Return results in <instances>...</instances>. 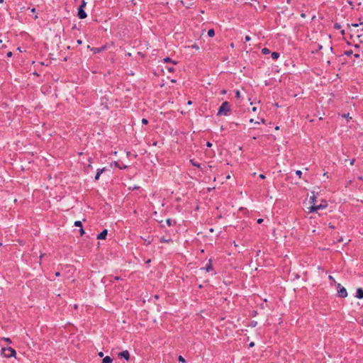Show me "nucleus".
I'll use <instances>...</instances> for the list:
<instances>
[{
	"mask_svg": "<svg viewBox=\"0 0 363 363\" xmlns=\"http://www.w3.org/2000/svg\"><path fill=\"white\" fill-rule=\"evenodd\" d=\"M155 298L156 299H157V298H159V296H158V295H155Z\"/></svg>",
	"mask_w": 363,
	"mask_h": 363,
	"instance_id": "58",
	"label": "nucleus"
},
{
	"mask_svg": "<svg viewBox=\"0 0 363 363\" xmlns=\"http://www.w3.org/2000/svg\"><path fill=\"white\" fill-rule=\"evenodd\" d=\"M333 28L335 30H340L341 28V25L339 23H335L334 26H333Z\"/></svg>",
	"mask_w": 363,
	"mask_h": 363,
	"instance_id": "25",
	"label": "nucleus"
},
{
	"mask_svg": "<svg viewBox=\"0 0 363 363\" xmlns=\"http://www.w3.org/2000/svg\"><path fill=\"white\" fill-rule=\"evenodd\" d=\"M163 62H171L172 64L173 65H176L177 64V62L172 60L170 57H167L163 59Z\"/></svg>",
	"mask_w": 363,
	"mask_h": 363,
	"instance_id": "16",
	"label": "nucleus"
},
{
	"mask_svg": "<svg viewBox=\"0 0 363 363\" xmlns=\"http://www.w3.org/2000/svg\"><path fill=\"white\" fill-rule=\"evenodd\" d=\"M328 278L331 281V284H337L335 281V279L333 278V276L330 275Z\"/></svg>",
	"mask_w": 363,
	"mask_h": 363,
	"instance_id": "28",
	"label": "nucleus"
},
{
	"mask_svg": "<svg viewBox=\"0 0 363 363\" xmlns=\"http://www.w3.org/2000/svg\"><path fill=\"white\" fill-rule=\"evenodd\" d=\"M255 346V342H251L250 344H249V347H252Z\"/></svg>",
	"mask_w": 363,
	"mask_h": 363,
	"instance_id": "43",
	"label": "nucleus"
},
{
	"mask_svg": "<svg viewBox=\"0 0 363 363\" xmlns=\"http://www.w3.org/2000/svg\"><path fill=\"white\" fill-rule=\"evenodd\" d=\"M74 226L76 227H79V228H82V221L80 220H76L74 223Z\"/></svg>",
	"mask_w": 363,
	"mask_h": 363,
	"instance_id": "21",
	"label": "nucleus"
},
{
	"mask_svg": "<svg viewBox=\"0 0 363 363\" xmlns=\"http://www.w3.org/2000/svg\"><path fill=\"white\" fill-rule=\"evenodd\" d=\"M262 52L263 54H264V55H267V54H269L270 52V50L268 48H264L262 50Z\"/></svg>",
	"mask_w": 363,
	"mask_h": 363,
	"instance_id": "26",
	"label": "nucleus"
},
{
	"mask_svg": "<svg viewBox=\"0 0 363 363\" xmlns=\"http://www.w3.org/2000/svg\"><path fill=\"white\" fill-rule=\"evenodd\" d=\"M208 37H213L215 35V30L211 28L208 30Z\"/></svg>",
	"mask_w": 363,
	"mask_h": 363,
	"instance_id": "19",
	"label": "nucleus"
},
{
	"mask_svg": "<svg viewBox=\"0 0 363 363\" xmlns=\"http://www.w3.org/2000/svg\"><path fill=\"white\" fill-rule=\"evenodd\" d=\"M166 223L169 226L174 225L176 224V221L174 220H172L171 218H167L166 220Z\"/></svg>",
	"mask_w": 363,
	"mask_h": 363,
	"instance_id": "14",
	"label": "nucleus"
},
{
	"mask_svg": "<svg viewBox=\"0 0 363 363\" xmlns=\"http://www.w3.org/2000/svg\"><path fill=\"white\" fill-rule=\"evenodd\" d=\"M355 297L358 299H362L363 298V289L362 288H358L356 291Z\"/></svg>",
	"mask_w": 363,
	"mask_h": 363,
	"instance_id": "10",
	"label": "nucleus"
},
{
	"mask_svg": "<svg viewBox=\"0 0 363 363\" xmlns=\"http://www.w3.org/2000/svg\"><path fill=\"white\" fill-rule=\"evenodd\" d=\"M35 11H36L35 8H33V9H31V12H32V13H35Z\"/></svg>",
	"mask_w": 363,
	"mask_h": 363,
	"instance_id": "53",
	"label": "nucleus"
},
{
	"mask_svg": "<svg viewBox=\"0 0 363 363\" xmlns=\"http://www.w3.org/2000/svg\"><path fill=\"white\" fill-rule=\"evenodd\" d=\"M150 262H151V259H147V260L145 262V263H146V264H150Z\"/></svg>",
	"mask_w": 363,
	"mask_h": 363,
	"instance_id": "55",
	"label": "nucleus"
},
{
	"mask_svg": "<svg viewBox=\"0 0 363 363\" xmlns=\"http://www.w3.org/2000/svg\"><path fill=\"white\" fill-rule=\"evenodd\" d=\"M315 201H316V197L315 196H313L310 198V203H311V205H313V203H315Z\"/></svg>",
	"mask_w": 363,
	"mask_h": 363,
	"instance_id": "22",
	"label": "nucleus"
},
{
	"mask_svg": "<svg viewBox=\"0 0 363 363\" xmlns=\"http://www.w3.org/2000/svg\"><path fill=\"white\" fill-rule=\"evenodd\" d=\"M352 26H353V27H358L359 24L358 23H352Z\"/></svg>",
	"mask_w": 363,
	"mask_h": 363,
	"instance_id": "50",
	"label": "nucleus"
},
{
	"mask_svg": "<svg viewBox=\"0 0 363 363\" xmlns=\"http://www.w3.org/2000/svg\"><path fill=\"white\" fill-rule=\"evenodd\" d=\"M259 177L260 179H265V175H264V174H260L259 175Z\"/></svg>",
	"mask_w": 363,
	"mask_h": 363,
	"instance_id": "36",
	"label": "nucleus"
},
{
	"mask_svg": "<svg viewBox=\"0 0 363 363\" xmlns=\"http://www.w3.org/2000/svg\"><path fill=\"white\" fill-rule=\"evenodd\" d=\"M354 48L355 49H359L360 46H359V44H355V45H354Z\"/></svg>",
	"mask_w": 363,
	"mask_h": 363,
	"instance_id": "46",
	"label": "nucleus"
},
{
	"mask_svg": "<svg viewBox=\"0 0 363 363\" xmlns=\"http://www.w3.org/2000/svg\"><path fill=\"white\" fill-rule=\"evenodd\" d=\"M118 357L128 361L130 359V353L128 350H124L118 354Z\"/></svg>",
	"mask_w": 363,
	"mask_h": 363,
	"instance_id": "6",
	"label": "nucleus"
},
{
	"mask_svg": "<svg viewBox=\"0 0 363 363\" xmlns=\"http://www.w3.org/2000/svg\"><path fill=\"white\" fill-rule=\"evenodd\" d=\"M106 49V46H101L100 48H92L91 49V50L94 53V54H96V53H99L104 50H105Z\"/></svg>",
	"mask_w": 363,
	"mask_h": 363,
	"instance_id": "11",
	"label": "nucleus"
},
{
	"mask_svg": "<svg viewBox=\"0 0 363 363\" xmlns=\"http://www.w3.org/2000/svg\"><path fill=\"white\" fill-rule=\"evenodd\" d=\"M92 160H93V159H92L91 157H89V163H90V164L91 163Z\"/></svg>",
	"mask_w": 363,
	"mask_h": 363,
	"instance_id": "56",
	"label": "nucleus"
},
{
	"mask_svg": "<svg viewBox=\"0 0 363 363\" xmlns=\"http://www.w3.org/2000/svg\"><path fill=\"white\" fill-rule=\"evenodd\" d=\"M251 325H252V327H255V326L257 325V322H256V321H252V322L251 323Z\"/></svg>",
	"mask_w": 363,
	"mask_h": 363,
	"instance_id": "41",
	"label": "nucleus"
},
{
	"mask_svg": "<svg viewBox=\"0 0 363 363\" xmlns=\"http://www.w3.org/2000/svg\"><path fill=\"white\" fill-rule=\"evenodd\" d=\"M87 48L91 50L92 48H91L90 45H87Z\"/></svg>",
	"mask_w": 363,
	"mask_h": 363,
	"instance_id": "60",
	"label": "nucleus"
},
{
	"mask_svg": "<svg viewBox=\"0 0 363 363\" xmlns=\"http://www.w3.org/2000/svg\"><path fill=\"white\" fill-rule=\"evenodd\" d=\"M337 296L340 298H346L347 296V291L346 289L341 285V284H336Z\"/></svg>",
	"mask_w": 363,
	"mask_h": 363,
	"instance_id": "3",
	"label": "nucleus"
},
{
	"mask_svg": "<svg viewBox=\"0 0 363 363\" xmlns=\"http://www.w3.org/2000/svg\"><path fill=\"white\" fill-rule=\"evenodd\" d=\"M326 206H327V205H323V204L315 205V203H313V205H311L310 206L309 211L311 213L317 212L320 209L325 208Z\"/></svg>",
	"mask_w": 363,
	"mask_h": 363,
	"instance_id": "5",
	"label": "nucleus"
},
{
	"mask_svg": "<svg viewBox=\"0 0 363 363\" xmlns=\"http://www.w3.org/2000/svg\"><path fill=\"white\" fill-rule=\"evenodd\" d=\"M187 104L191 105V101H188Z\"/></svg>",
	"mask_w": 363,
	"mask_h": 363,
	"instance_id": "57",
	"label": "nucleus"
},
{
	"mask_svg": "<svg viewBox=\"0 0 363 363\" xmlns=\"http://www.w3.org/2000/svg\"><path fill=\"white\" fill-rule=\"evenodd\" d=\"M296 174L299 177L301 178V175H302V172L301 170H296Z\"/></svg>",
	"mask_w": 363,
	"mask_h": 363,
	"instance_id": "30",
	"label": "nucleus"
},
{
	"mask_svg": "<svg viewBox=\"0 0 363 363\" xmlns=\"http://www.w3.org/2000/svg\"><path fill=\"white\" fill-rule=\"evenodd\" d=\"M111 167H116L119 168L120 169H123V168H121V167L119 165V164L117 161H113L111 163Z\"/></svg>",
	"mask_w": 363,
	"mask_h": 363,
	"instance_id": "18",
	"label": "nucleus"
},
{
	"mask_svg": "<svg viewBox=\"0 0 363 363\" xmlns=\"http://www.w3.org/2000/svg\"><path fill=\"white\" fill-rule=\"evenodd\" d=\"M235 96L237 98H240V92L239 91H237L236 93H235Z\"/></svg>",
	"mask_w": 363,
	"mask_h": 363,
	"instance_id": "35",
	"label": "nucleus"
},
{
	"mask_svg": "<svg viewBox=\"0 0 363 363\" xmlns=\"http://www.w3.org/2000/svg\"><path fill=\"white\" fill-rule=\"evenodd\" d=\"M114 279H115V280H116V281H118V280L122 279V278H121V277L116 276V277H114Z\"/></svg>",
	"mask_w": 363,
	"mask_h": 363,
	"instance_id": "42",
	"label": "nucleus"
},
{
	"mask_svg": "<svg viewBox=\"0 0 363 363\" xmlns=\"http://www.w3.org/2000/svg\"><path fill=\"white\" fill-rule=\"evenodd\" d=\"M113 362V359L111 357L106 356L102 359L101 363H111Z\"/></svg>",
	"mask_w": 363,
	"mask_h": 363,
	"instance_id": "13",
	"label": "nucleus"
},
{
	"mask_svg": "<svg viewBox=\"0 0 363 363\" xmlns=\"http://www.w3.org/2000/svg\"><path fill=\"white\" fill-rule=\"evenodd\" d=\"M88 167H89V168H91V167H91V164H89L88 165Z\"/></svg>",
	"mask_w": 363,
	"mask_h": 363,
	"instance_id": "63",
	"label": "nucleus"
},
{
	"mask_svg": "<svg viewBox=\"0 0 363 363\" xmlns=\"http://www.w3.org/2000/svg\"><path fill=\"white\" fill-rule=\"evenodd\" d=\"M231 113L230 103L227 101L222 103L217 112V116H229Z\"/></svg>",
	"mask_w": 363,
	"mask_h": 363,
	"instance_id": "1",
	"label": "nucleus"
},
{
	"mask_svg": "<svg viewBox=\"0 0 363 363\" xmlns=\"http://www.w3.org/2000/svg\"><path fill=\"white\" fill-rule=\"evenodd\" d=\"M340 33H341V35H344L345 34V30H342L340 31Z\"/></svg>",
	"mask_w": 363,
	"mask_h": 363,
	"instance_id": "51",
	"label": "nucleus"
},
{
	"mask_svg": "<svg viewBox=\"0 0 363 363\" xmlns=\"http://www.w3.org/2000/svg\"><path fill=\"white\" fill-rule=\"evenodd\" d=\"M257 223H262L263 222V219L262 218H259L257 220Z\"/></svg>",
	"mask_w": 363,
	"mask_h": 363,
	"instance_id": "47",
	"label": "nucleus"
},
{
	"mask_svg": "<svg viewBox=\"0 0 363 363\" xmlns=\"http://www.w3.org/2000/svg\"><path fill=\"white\" fill-rule=\"evenodd\" d=\"M86 2L84 0H82L81 4L79 6L77 9V16L80 19H84L86 18L87 15L86 13L84 11V9L86 7Z\"/></svg>",
	"mask_w": 363,
	"mask_h": 363,
	"instance_id": "2",
	"label": "nucleus"
},
{
	"mask_svg": "<svg viewBox=\"0 0 363 363\" xmlns=\"http://www.w3.org/2000/svg\"><path fill=\"white\" fill-rule=\"evenodd\" d=\"M301 18H306V14L305 13H301Z\"/></svg>",
	"mask_w": 363,
	"mask_h": 363,
	"instance_id": "44",
	"label": "nucleus"
},
{
	"mask_svg": "<svg viewBox=\"0 0 363 363\" xmlns=\"http://www.w3.org/2000/svg\"><path fill=\"white\" fill-rule=\"evenodd\" d=\"M99 356L101 357H103L104 356V353L102 352H100L99 353Z\"/></svg>",
	"mask_w": 363,
	"mask_h": 363,
	"instance_id": "52",
	"label": "nucleus"
},
{
	"mask_svg": "<svg viewBox=\"0 0 363 363\" xmlns=\"http://www.w3.org/2000/svg\"><path fill=\"white\" fill-rule=\"evenodd\" d=\"M79 233L81 235H83L85 233L84 230L83 229V227L80 228Z\"/></svg>",
	"mask_w": 363,
	"mask_h": 363,
	"instance_id": "34",
	"label": "nucleus"
},
{
	"mask_svg": "<svg viewBox=\"0 0 363 363\" xmlns=\"http://www.w3.org/2000/svg\"><path fill=\"white\" fill-rule=\"evenodd\" d=\"M167 69L169 72H174L175 71V69L173 66L172 67H167Z\"/></svg>",
	"mask_w": 363,
	"mask_h": 363,
	"instance_id": "27",
	"label": "nucleus"
},
{
	"mask_svg": "<svg viewBox=\"0 0 363 363\" xmlns=\"http://www.w3.org/2000/svg\"><path fill=\"white\" fill-rule=\"evenodd\" d=\"M77 43L78 45H81V44H82V40H80V39H78V40H77Z\"/></svg>",
	"mask_w": 363,
	"mask_h": 363,
	"instance_id": "45",
	"label": "nucleus"
},
{
	"mask_svg": "<svg viewBox=\"0 0 363 363\" xmlns=\"http://www.w3.org/2000/svg\"><path fill=\"white\" fill-rule=\"evenodd\" d=\"M1 340H2V341H5V342H8V343H9V344H10V343H11V339H10V338H9V337H3V338L1 339Z\"/></svg>",
	"mask_w": 363,
	"mask_h": 363,
	"instance_id": "29",
	"label": "nucleus"
},
{
	"mask_svg": "<svg viewBox=\"0 0 363 363\" xmlns=\"http://www.w3.org/2000/svg\"><path fill=\"white\" fill-rule=\"evenodd\" d=\"M359 56H360V55H359V54H357V53L354 55V57L355 58H359Z\"/></svg>",
	"mask_w": 363,
	"mask_h": 363,
	"instance_id": "48",
	"label": "nucleus"
},
{
	"mask_svg": "<svg viewBox=\"0 0 363 363\" xmlns=\"http://www.w3.org/2000/svg\"><path fill=\"white\" fill-rule=\"evenodd\" d=\"M106 170V167L98 169L95 175V180L97 181L99 179L101 174Z\"/></svg>",
	"mask_w": 363,
	"mask_h": 363,
	"instance_id": "9",
	"label": "nucleus"
},
{
	"mask_svg": "<svg viewBox=\"0 0 363 363\" xmlns=\"http://www.w3.org/2000/svg\"><path fill=\"white\" fill-rule=\"evenodd\" d=\"M244 40L245 42H248L251 40V38L249 35H245Z\"/></svg>",
	"mask_w": 363,
	"mask_h": 363,
	"instance_id": "33",
	"label": "nucleus"
},
{
	"mask_svg": "<svg viewBox=\"0 0 363 363\" xmlns=\"http://www.w3.org/2000/svg\"><path fill=\"white\" fill-rule=\"evenodd\" d=\"M353 54V51L352 50H347L344 52V55L346 56H351Z\"/></svg>",
	"mask_w": 363,
	"mask_h": 363,
	"instance_id": "20",
	"label": "nucleus"
},
{
	"mask_svg": "<svg viewBox=\"0 0 363 363\" xmlns=\"http://www.w3.org/2000/svg\"><path fill=\"white\" fill-rule=\"evenodd\" d=\"M257 138L256 136L252 137L253 140H256Z\"/></svg>",
	"mask_w": 363,
	"mask_h": 363,
	"instance_id": "59",
	"label": "nucleus"
},
{
	"mask_svg": "<svg viewBox=\"0 0 363 363\" xmlns=\"http://www.w3.org/2000/svg\"><path fill=\"white\" fill-rule=\"evenodd\" d=\"M252 111H256V108H255V107H254V108H252Z\"/></svg>",
	"mask_w": 363,
	"mask_h": 363,
	"instance_id": "62",
	"label": "nucleus"
},
{
	"mask_svg": "<svg viewBox=\"0 0 363 363\" xmlns=\"http://www.w3.org/2000/svg\"><path fill=\"white\" fill-rule=\"evenodd\" d=\"M141 122H142V123H143V125H147V124H148V121H147L146 118H144L142 119Z\"/></svg>",
	"mask_w": 363,
	"mask_h": 363,
	"instance_id": "31",
	"label": "nucleus"
},
{
	"mask_svg": "<svg viewBox=\"0 0 363 363\" xmlns=\"http://www.w3.org/2000/svg\"><path fill=\"white\" fill-rule=\"evenodd\" d=\"M60 272H55V277H60Z\"/></svg>",
	"mask_w": 363,
	"mask_h": 363,
	"instance_id": "49",
	"label": "nucleus"
},
{
	"mask_svg": "<svg viewBox=\"0 0 363 363\" xmlns=\"http://www.w3.org/2000/svg\"><path fill=\"white\" fill-rule=\"evenodd\" d=\"M342 116L343 118H347V119H348V118L351 119L352 118L351 117L349 116V113H344V114L342 115Z\"/></svg>",
	"mask_w": 363,
	"mask_h": 363,
	"instance_id": "32",
	"label": "nucleus"
},
{
	"mask_svg": "<svg viewBox=\"0 0 363 363\" xmlns=\"http://www.w3.org/2000/svg\"><path fill=\"white\" fill-rule=\"evenodd\" d=\"M178 361H179V362H182V363H186V359H184L182 355H179V356L178 357Z\"/></svg>",
	"mask_w": 363,
	"mask_h": 363,
	"instance_id": "24",
	"label": "nucleus"
},
{
	"mask_svg": "<svg viewBox=\"0 0 363 363\" xmlns=\"http://www.w3.org/2000/svg\"><path fill=\"white\" fill-rule=\"evenodd\" d=\"M190 163L197 168H201V164L199 162H196L194 160H190Z\"/></svg>",
	"mask_w": 363,
	"mask_h": 363,
	"instance_id": "17",
	"label": "nucleus"
},
{
	"mask_svg": "<svg viewBox=\"0 0 363 363\" xmlns=\"http://www.w3.org/2000/svg\"><path fill=\"white\" fill-rule=\"evenodd\" d=\"M201 269L205 270L206 272H210L213 271V264H212V260H211V259H210L208 260V263L206 264V267H205L201 268Z\"/></svg>",
	"mask_w": 363,
	"mask_h": 363,
	"instance_id": "7",
	"label": "nucleus"
},
{
	"mask_svg": "<svg viewBox=\"0 0 363 363\" xmlns=\"http://www.w3.org/2000/svg\"><path fill=\"white\" fill-rule=\"evenodd\" d=\"M279 53L277 52H272L271 57L273 60H277L279 57Z\"/></svg>",
	"mask_w": 363,
	"mask_h": 363,
	"instance_id": "15",
	"label": "nucleus"
},
{
	"mask_svg": "<svg viewBox=\"0 0 363 363\" xmlns=\"http://www.w3.org/2000/svg\"><path fill=\"white\" fill-rule=\"evenodd\" d=\"M354 162H355V159H352V160H350V163L351 165H353L354 164Z\"/></svg>",
	"mask_w": 363,
	"mask_h": 363,
	"instance_id": "39",
	"label": "nucleus"
},
{
	"mask_svg": "<svg viewBox=\"0 0 363 363\" xmlns=\"http://www.w3.org/2000/svg\"><path fill=\"white\" fill-rule=\"evenodd\" d=\"M359 179L362 180L363 181V177H359Z\"/></svg>",
	"mask_w": 363,
	"mask_h": 363,
	"instance_id": "64",
	"label": "nucleus"
},
{
	"mask_svg": "<svg viewBox=\"0 0 363 363\" xmlns=\"http://www.w3.org/2000/svg\"><path fill=\"white\" fill-rule=\"evenodd\" d=\"M348 4L351 6H353V2L352 1H348Z\"/></svg>",
	"mask_w": 363,
	"mask_h": 363,
	"instance_id": "54",
	"label": "nucleus"
},
{
	"mask_svg": "<svg viewBox=\"0 0 363 363\" xmlns=\"http://www.w3.org/2000/svg\"><path fill=\"white\" fill-rule=\"evenodd\" d=\"M192 48H194V49H196V50H199V46H198L196 44H194V45H192Z\"/></svg>",
	"mask_w": 363,
	"mask_h": 363,
	"instance_id": "37",
	"label": "nucleus"
},
{
	"mask_svg": "<svg viewBox=\"0 0 363 363\" xmlns=\"http://www.w3.org/2000/svg\"><path fill=\"white\" fill-rule=\"evenodd\" d=\"M160 242H162V243H170V242H172L173 240H172V238L167 239L164 237H162L160 239Z\"/></svg>",
	"mask_w": 363,
	"mask_h": 363,
	"instance_id": "12",
	"label": "nucleus"
},
{
	"mask_svg": "<svg viewBox=\"0 0 363 363\" xmlns=\"http://www.w3.org/2000/svg\"><path fill=\"white\" fill-rule=\"evenodd\" d=\"M206 146H207L208 147H211L212 146V143H211V142H207V143H206Z\"/></svg>",
	"mask_w": 363,
	"mask_h": 363,
	"instance_id": "40",
	"label": "nucleus"
},
{
	"mask_svg": "<svg viewBox=\"0 0 363 363\" xmlns=\"http://www.w3.org/2000/svg\"><path fill=\"white\" fill-rule=\"evenodd\" d=\"M107 234H108L107 229H104L99 234L97 235L96 238L98 240H104V239H106Z\"/></svg>",
	"mask_w": 363,
	"mask_h": 363,
	"instance_id": "8",
	"label": "nucleus"
},
{
	"mask_svg": "<svg viewBox=\"0 0 363 363\" xmlns=\"http://www.w3.org/2000/svg\"><path fill=\"white\" fill-rule=\"evenodd\" d=\"M121 168H123V169H125V168H126V166H124V167H123V166H121Z\"/></svg>",
	"mask_w": 363,
	"mask_h": 363,
	"instance_id": "61",
	"label": "nucleus"
},
{
	"mask_svg": "<svg viewBox=\"0 0 363 363\" xmlns=\"http://www.w3.org/2000/svg\"><path fill=\"white\" fill-rule=\"evenodd\" d=\"M144 241L145 242V245L147 246L151 244L152 239H150V237H148L147 239H144Z\"/></svg>",
	"mask_w": 363,
	"mask_h": 363,
	"instance_id": "23",
	"label": "nucleus"
},
{
	"mask_svg": "<svg viewBox=\"0 0 363 363\" xmlns=\"http://www.w3.org/2000/svg\"><path fill=\"white\" fill-rule=\"evenodd\" d=\"M2 352L4 353V357H6V358L15 357L16 354V350L10 347L3 348Z\"/></svg>",
	"mask_w": 363,
	"mask_h": 363,
	"instance_id": "4",
	"label": "nucleus"
},
{
	"mask_svg": "<svg viewBox=\"0 0 363 363\" xmlns=\"http://www.w3.org/2000/svg\"><path fill=\"white\" fill-rule=\"evenodd\" d=\"M12 55H13V54H12V52L9 51V52H7L6 56H7V57H11V56H12Z\"/></svg>",
	"mask_w": 363,
	"mask_h": 363,
	"instance_id": "38",
	"label": "nucleus"
}]
</instances>
